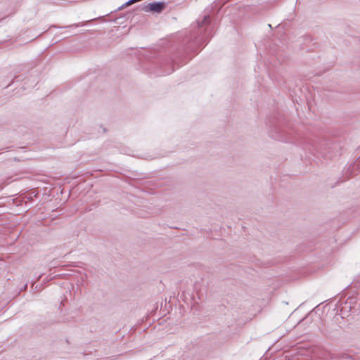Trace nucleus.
<instances>
[{"label": "nucleus", "instance_id": "0eeeda50", "mask_svg": "<svg viewBox=\"0 0 360 360\" xmlns=\"http://www.w3.org/2000/svg\"><path fill=\"white\" fill-rule=\"evenodd\" d=\"M27 288V284H25L24 286H23V288L25 289Z\"/></svg>", "mask_w": 360, "mask_h": 360}, {"label": "nucleus", "instance_id": "423d86ee", "mask_svg": "<svg viewBox=\"0 0 360 360\" xmlns=\"http://www.w3.org/2000/svg\"><path fill=\"white\" fill-rule=\"evenodd\" d=\"M346 359H347V360H352V358H351V357H349V356H346Z\"/></svg>", "mask_w": 360, "mask_h": 360}, {"label": "nucleus", "instance_id": "39448f33", "mask_svg": "<svg viewBox=\"0 0 360 360\" xmlns=\"http://www.w3.org/2000/svg\"><path fill=\"white\" fill-rule=\"evenodd\" d=\"M79 25L77 24H74V25H71L70 26H68L67 27H78Z\"/></svg>", "mask_w": 360, "mask_h": 360}, {"label": "nucleus", "instance_id": "f03ea898", "mask_svg": "<svg viewBox=\"0 0 360 360\" xmlns=\"http://www.w3.org/2000/svg\"><path fill=\"white\" fill-rule=\"evenodd\" d=\"M352 310L351 302L347 301L344 303L341 308V312L345 314L346 312H349Z\"/></svg>", "mask_w": 360, "mask_h": 360}, {"label": "nucleus", "instance_id": "f257e3e1", "mask_svg": "<svg viewBox=\"0 0 360 360\" xmlns=\"http://www.w3.org/2000/svg\"><path fill=\"white\" fill-rule=\"evenodd\" d=\"M141 10L144 12L161 13L165 8L163 1L145 2L140 6Z\"/></svg>", "mask_w": 360, "mask_h": 360}, {"label": "nucleus", "instance_id": "7ed1b4c3", "mask_svg": "<svg viewBox=\"0 0 360 360\" xmlns=\"http://www.w3.org/2000/svg\"><path fill=\"white\" fill-rule=\"evenodd\" d=\"M209 20V16L208 15H205L204 18H203V20L202 22H198V27H202L203 25L205 23H207V22Z\"/></svg>", "mask_w": 360, "mask_h": 360}, {"label": "nucleus", "instance_id": "20e7f679", "mask_svg": "<svg viewBox=\"0 0 360 360\" xmlns=\"http://www.w3.org/2000/svg\"><path fill=\"white\" fill-rule=\"evenodd\" d=\"M135 3V0H129L127 2H126L124 4H123V6H122V8L123 7H125V6H128L132 4Z\"/></svg>", "mask_w": 360, "mask_h": 360}]
</instances>
